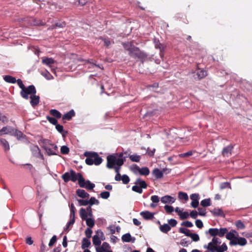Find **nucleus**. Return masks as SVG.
Segmentation results:
<instances>
[{"label":"nucleus","instance_id":"nucleus-1","mask_svg":"<svg viewBox=\"0 0 252 252\" xmlns=\"http://www.w3.org/2000/svg\"><path fill=\"white\" fill-rule=\"evenodd\" d=\"M206 234H209L213 237L212 241L208 244V245L204 246V248L209 250L211 252H224L227 250V247L225 243H223L221 245L220 239L216 237L218 236V228H211L206 231Z\"/></svg>","mask_w":252,"mask_h":252},{"label":"nucleus","instance_id":"nucleus-2","mask_svg":"<svg viewBox=\"0 0 252 252\" xmlns=\"http://www.w3.org/2000/svg\"><path fill=\"white\" fill-rule=\"evenodd\" d=\"M123 154L120 153L119 157L114 155H109L107 157V167L108 168H114L117 174H120L121 166L124 164L126 157L123 158Z\"/></svg>","mask_w":252,"mask_h":252},{"label":"nucleus","instance_id":"nucleus-3","mask_svg":"<svg viewBox=\"0 0 252 252\" xmlns=\"http://www.w3.org/2000/svg\"><path fill=\"white\" fill-rule=\"evenodd\" d=\"M226 238L229 240L230 246L239 245L244 246L247 244V240L245 238L239 237L238 233L235 230H231L226 234Z\"/></svg>","mask_w":252,"mask_h":252},{"label":"nucleus","instance_id":"nucleus-4","mask_svg":"<svg viewBox=\"0 0 252 252\" xmlns=\"http://www.w3.org/2000/svg\"><path fill=\"white\" fill-rule=\"evenodd\" d=\"M39 143H42V148L45 151L49 156L57 155L58 153V146L51 142L50 140L45 139H41Z\"/></svg>","mask_w":252,"mask_h":252},{"label":"nucleus","instance_id":"nucleus-5","mask_svg":"<svg viewBox=\"0 0 252 252\" xmlns=\"http://www.w3.org/2000/svg\"><path fill=\"white\" fill-rule=\"evenodd\" d=\"M123 46L128 51L129 55L132 58L142 59L146 56L144 53L142 52L138 48L133 46L130 42L124 43Z\"/></svg>","mask_w":252,"mask_h":252},{"label":"nucleus","instance_id":"nucleus-6","mask_svg":"<svg viewBox=\"0 0 252 252\" xmlns=\"http://www.w3.org/2000/svg\"><path fill=\"white\" fill-rule=\"evenodd\" d=\"M84 156L86 157L85 162L88 165H98L102 161L101 158L95 152H87L85 153Z\"/></svg>","mask_w":252,"mask_h":252},{"label":"nucleus","instance_id":"nucleus-7","mask_svg":"<svg viewBox=\"0 0 252 252\" xmlns=\"http://www.w3.org/2000/svg\"><path fill=\"white\" fill-rule=\"evenodd\" d=\"M16 82L22 90L20 94L24 98L26 99H29V96H28V94L36 93V89L33 85H30L27 88H26L20 79H18L17 80H16Z\"/></svg>","mask_w":252,"mask_h":252},{"label":"nucleus","instance_id":"nucleus-8","mask_svg":"<svg viewBox=\"0 0 252 252\" xmlns=\"http://www.w3.org/2000/svg\"><path fill=\"white\" fill-rule=\"evenodd\" d=\"M105 237L103 232L101 230H97L96 234L93 236V243L95 246H99L100 245L101 240H104Z\"/></svg>","mask_w":252,"mask_h":252},{"label":"nucleus","instance_id":"nucleus-9","mask_svg":"<svg viewBox=\"0 0 252 252\" xmlns=\"http://www.w3.org/2000/svg\"><path fill=\"white\" fill-rule=\"evenodd\" d=\"M30 150L32 155L38 158L43 160L44 159L43 154L41 152V150L38 146L35 145H31L30 146Z\"/></svg>","mask_w":252,"mask_h":252},{"label":"nucleus","instance_id":"nucleus-10","mask_svg":"<svg viewBox=\"0 0 252 252\" xmlns=\"http://www.w3.org/2000/svg\"><path fill=\"white\" fill-rule=\"evenodd\" d=\"M79 186L81 188H85L87 189L91 190L94 188L95 185L91 183L89 180L85 181L83 178L81 179V182H80Z\"/></svg>","mask_w":252,"mask_h":252},{"label":"nucleus","instance_id":"nucleus-11","mask_svg":"<svg viewBox=\"0 0 252 252\" xmlns=\"http://www.w3.org/2000/svg\"><path fill=\"white\" fill-rule=\"evenodd\" d=\"M190 198L192 200L191 206L194 208H196L199 205V195L198 193H193L190 195Z\"/></svg>","mask_w":252,"mask_h":252},{"label":"nucleus","instance_id":"nucleus-12","mask_svg":"<svg viewBox=\"0 0 252 252\" xmlns=\"http://www.w3.org/2000/svg\"><path fill=\"white\" fill-rule=\"evenodd\" d=\"M160 201L163 204H172L175 202L176 198L170 195H166L162 196L160 198Z\"/></svg>","mask_w":252,"mask_h":252},{"label":"nucleus","instance_id":"nucleus-13","mask_svg":"<svg viewBox=\"0 0 252 252\" xmlns=\"http://www.w3.org/2000/svg\"><path fill=\"white\" fill-rule=\"evenodd\" d=\"M81 173H76L74 170H71V181L75 182L77 180L78 181L79 185L81 182V179H83Z\"/></svg>","mask_w":252,"mask_h":252},{"label":"nucleus","instance_id":"nucleus-14","mask_svg":"<svg viewBox=\"0 0 252 252\" xmlns=\"http://www.w3.org/2000/svg\"><path fill=\"white\" fill-rule=\"evenodd\" d=\"M35 94H28V95H31V104L33 107L37 105L39 102V96L36 95Z\"/></svg>","mask_w":252,"mask_h":252},{"label":"nucleus","instance_id":"nucleus-15","mask_svg":"<svg viewBox=\"0 0 252 252\" xmlns=\"http://www.w3.org/2000/svg\"><path fill=\"white\" fill-rule=\"evenodd\" d=\"M42 63L51 68V70H53L52 65L55 63V61L51 58H43Z\"/></svg>","mask_w":252,"mask_h":252},{"label":"nucleus","instance_id":"nucleus-16","mask_svg":"<svg viewBox=\"0 0 252 252\" xmlns=\"http://www.w3.org/2000/svg\"><path fill=\"white\" fill-rule=\"evenodd\" d=\"M154 44L155 47L156 49H158L160 50V56L161 58L163 57V51L164 49V46L163 45L161 44L158 40H157L156 39L154 40Z\"/></svg>","mask_w":252,"mask_h":252},{"label":"nucleus","instance_id":"nucleus-17","mask_svg":"<svg viewBox=\"0 0 252 252\" xmlns=\"http://www.w3.org/2000/svg\"><path fill=\"white\" fill-rule=\"evenodd\" d=\"M13 131V128L10 126H6L3 127L0 130V135L2 134H10L11 135Z\"/></svg>","mask_w":252,"mask_h":252},{"label":"nucleus","instance_id":"nucleus-18","mask_svg":"<svg viewBox=\"0 0 252 252\" xmlns=\"http://www.w3.org/2000/svg\"><path fill=\"white\" fill-rule=\"evenodd\" d=\"M140 214L144 219L149 220L154 218L155 213L146 211L141 212Z\"/></svg>","mask_w":252,"mask_h":252},{"label":"nucleus","instance_id":"nucleus-19","mask_svg":"<svg viewBox=\"0 0 252 252\" xmlns=\"http://www.w3.org/2000/svg\"><path fill=\"white\" fill-rule=\"evenodd\" d=\"M233 146L232 145H228L223 148L222 151V155L223 157H228L231 155V151Z\"/></svg>","mask_w":252,"mask_h":252},{"label":"nucleus","instance_id":"nucleus-20","mask_svg":"<svg viewBox=\"0 0 252 252\" xmlns=\"http://www.w3.org/2000/svg\"><path fill=\"white\" fill-rule=\"evenodd\" d=\"M79 215L81 219L83 220L93 217V215H89L88 212H86L85 209L82 208L79 210Z\"/></svg>","mask_w":252,"mask_h":252},{"label":"nucleus","instance_id":"nucleus-21","mask_svg":"<svg viewBox=\"0 0 252 252\" xmlns=\"http://www.w3.org/2000/svg\"><path fill=\"white\" fill-rule=\"evenodd\" d=\"M109 248V244L104 242L101 246L96 247V251L97 252H106Z\"/></svg>","mask_w":252,"mask_h":252},{"label":"nucleus","instance_id":"nucleus-22","mask_svg":"<svg viewBox=\"0 0 252 252\" xmlns=\"http://www.w3.org/2000/svg\"><path fill=\"white\" fill-rule=\"evenodd\" d=\"M76 192L79 197L82 198H88L90 196L89 194L84 189H78Z\"/></svg>","mask_w":252,"mask_h":252},{"label":"nucleus","instance_id":"nucleus-23","mask_svg":"<svg viewBox=\"0 0 252 252\" xmlns=\"http://www.w3.org/2000/svg\"><path fill=\"white\" fill-rule=\"evenodd\" d=\"M122 239L123 242H132L133 243L135 240V238L134 237L132 238L129 233H126L123 235Z\"/></svg>","mask_w":252,"mask_h":252},{"label":"nucleus","instance_id":"nucleus-24","mask_svg":"<svg viewBox=\"0 0 252 252\" xmlns=\"http://www.w3.org/2000/svg\"><path fill=\"white\" fill-rule=\"evenodd\" d=\"M152 173L157 179L161 178L163 175V172L158 168L154 169Z\"/></svg>","mask_w":252,"mask_h":252},{"label":"nucleus","instance_id":"nucleus-25","mask_svg":"<svg viewBox=\"0 0 252 252\" xmlns=\"http://www.w3.org/2000/svg\"><path fill=\"white\" fill-rule=\"evenodd\" d=\"M135 184L139 186L141 189H146L147 187V184L145 181L141 180L140 178H138L135 180Z\"/></svg>","mask_w":252,"mask_h":252},{"label":"nucleus","instance_id":"nucleus-26","mask_svg":"<svg viewBox=\"0 0 252 252\" xmlns=\"http://www.w3.org/2000/svg\"><path fill=\"white\" fill-rule=\"evenodd\" d=\"M85 220L86 221V224L88 227L93 228L94 226L95 220L93 216L92 217H89V219H87Z\"/></svg>","mask_w":252,"mask_h":252},{"label":"nucleus","instance_id":"nucleus-27","mask_svg":"<svg viewBox=\"0 0 252 252\" xmlns=\"http://www.w3.org/2000/svg\"><path fill=\"white\" fill-rule=\"evenodd\" d=\"M75 115V112L73 110H71L66 113V114H64L63 116V120H70L72 117H73Z\"/></svg>","mask_w":252,"mask_h":252},{"label":"nucleus","instance_id":"nucleus-28","mask_svg":"<svg viewBox=\"0 0 252 252\" xmlns=\"http://www.w3.org/2000/svg\"><path fill=\"white\" fill-rule=\"evenodd\" d=\"M171 229V227L168 224L165 223L161 225L159 230L163 233H166Z\"/></svg>","mask_w":252,"mask_h":252},{"label":"nucleus","instance_id":"nucleus-29","mask_svg":"<svg viewBox=\"0 0 252 252\" xmlns=\"http://www.w3.org/2000/svg\"><path fill=\"white\" fill-rule=\"evenodd\" d=\"M47 4L49 5V7L50 9L53 10L58 11L62 8V6L58 5L57 4L51 3L50 2H47Z\"/></svg>","mask_w":252,"mask_h":252},{"label":"nucleus","instance_id":"nucleus-30","mask_svg":"<svg viewBox=\"0 0 252 252\" xmlns=\"http://www.w3.org/2000/svg\"><path fill=\"white\" fill-rule=\"evenodd\" d=\"M4 80L9 83H15L16 82V79L15 77L10 75H5L3 76Z\"/></svg>","mask_w":252,"mask_h":252},{"label":"nucleus","instance_id":"nucleus-31","mask_svg":"<svg viewBox=\"0 0 252 252\" xmlns=\"http://www.w3.org/2000/svg\"><path fill=\"white\" fill-rule=\"evenodd\" d=\"M91 245L90 241L86 238H84L82 241V246L81 248L83 249H85L88 248Z\"/></svg>","mask_w":252,"mask_h":252},{"label":"nucleus","instance_id":"nucleus-32","mask_svg":"<svg viewBox=\"0 0 252 252\" xmlns=\"http://www.w3.org/2000/svg\"><path fill=\"white\" fill-rule=\"evenodd\" d=\"M56 128L58 132H59L62 134V136L63 137L66 136L67 132L63 130V126L58 124L56 126Z\"/></svg>","mask_w":252,"mask_h":252},{"label":"nucleus","instance_id":"nucleus-33","mask_svg":"<svg viewBox=\"0 0 252 252\" xmlns=\"http://www.w3.org/2000/svg\"><path fill=\"white\" fill-rule=\"evenodd\" d=\"M11 135L16 136L18 139H21L23 137V134L21 131L14 128H13V131L11 133Z\"/></svg>","mask_w":252,"mask_h":252},{"label":"nucleus","instance_id":"nucleus-34","mask_svg":"<svg viewBox=\"0 0 252 252\" xmlns=\"http://www.w3.org/2000/svg\"><path fill=\"white\" fill-rule=\"evenodd\" d=\"M62 178L65 182H68L71 180V170L67 172H65L62 175Z\"/></svg>","mask_w":252,"mask_h":252},{"label":"nucleus","instance_id":"nucleus-35","mask_svg":"<svg viewBox=\"0 0 252 252\" xmlns=\"http://www.w3.org/2000/svg\"><path fill=\"white\" fill-rule=\"evenodd\" d=\"M150 174V170L148 167H145L140 168L139 174L140 175L147 176Z\"/></svg>","mask_w":252,"mask_h":252},{"label":"nucleus","instance_id":"nucleus-36","mask_svg":"<svg viewBox=\"0 0 252 252\" xmlns=\"http://www.w3.org/2000/svg\"><path fill=\"white\" fill-rule=\"evenodd\" d=\"M140 168L136 164H133L130 167V170L135 174L139 173Z\"/></svg>","mask_w":252,"mask_h":252},{"label":"nucleus","instance_id":"nucleus-37","mask_svg":"<svg viewBox=\"0 0 252 252\" xmlns=\"http://www.w3.org/2000/svg\"><path fill=\"white\" fill-rule=\"evenodd\" d=\"M198 78L201 79L207 76V72L205 70H198L197 72Z\"/></svg>","mask_w":252,"mask_h":252},{"label":"nucleus","instance_id":"nucleus-38","mask_svg":"<svg viewBox=\"0 0 252 252\" xmlns=\"http://www.w3.org/2000/svg\"><path fill=\"white\" fill-rule=\"evenodd\" d=\"M228 229L226 228H220L218 229V236L220 237H223L225 234H227Z\"/></svg>","mask_w":252,"mask_h":252},{"label":"nucleus","instance_id":"nucleus-39","mask_svg":"<svg viewBox=\"0 0 252 252\" xmlns=\"http://www.w3.org/2000/svg\"><path fill=\"white\" fill-rule=\"evenodd\" d=\"M50 114L57 118H60L62 117L61 113L56 109H51L50 111Z\"/></svg>","mask_w":252,"mask_h":252},{"label":"nucleus","instance_id":"nucleus-40","mask_svg":"<svg viewBox=\"0 0 252 252\" xmlns=\"http://www.w3.org/2000/svg\"><path fill=\"white\" fill-rule=\"evenodd\" d=\"M178 197L180 199L188 200L189 199V197L187 193L180 191L178 193Z\"/></svg>","mask_w":252,"mask_h":252},{"label":"nucleus","instance_id":"nucleus-41","mask_svg":"<svg viewBox=\"0 0 252 252\" xmlns=\"http://www.w3.org/2000/svg\"><path fill=\"white\" fill-rule=\"evenodd\" d=\"M129 158L133 162H139L141 158L140 156L137 155L136 154L129 155Z\"/></svg>","mask_w":252,"mask_h":252},{"label":"nucleus","instance_id":"nucleus-42","mask_svg":"<svg viewBox=\"0 0 252 252\" xmlns=\"http://www.w3.org/2000/svg\"><path fill=\"white\" fill-rule=\"evenodd\" d=\"M200 204L204 207L209 206L211 205V200L210 198L203 199L201 201Z\"/></svg>","mask_w":252,"mask_h":252},{"label":"nucleus","instance_id":"nucleus-43","mask_svg":"<svg viewBox=\"0 0 252 252\" xmlns=\"http://www.w3.org/2000/svg\"><path fill=\"white\" fill-rule=\"evenodd\" d=\"M0 143L2 145L5 150L9 149V146L8 142L4 139H0Z\"/></svg>","mask_w":252,"mask_h":252},{"label":"nucleus","instance_id":"nucleus-44","mask_svg":"<svg viewBox=\"0 0 252 252\" xmlns=\"http://www.w3.org/2000/svg\"><path fill=\"white\" fill-rule=\"evenodd\" d=\"M89 203V205L92 206L94 204L98 205L99 203V201L96 199L94 197H91L89 200H88Z\"/></svg>","mask_w":252,"mask_h":252},{"label":"nucleus","instance_id":"nucleus-45","mask_svg":"<svg viewBox=\"0 0 252 252\" xmlns=\"http://www.w3.org/2000/svg\"><path fill=\"white\" fill-rule=\"evenodd\" d=\"M179 232L181 233L184 234L187 236H189L191 234V232L189 229H186L184 227H181L179 228Z\"/></svg>","mask_w":252,"mask_h":252},{"label":"nucleus","instance_id":"nucleus-46","mask_svg":"<svg viewBox=\"0 0 252 252\" xmlns=\"http://www.w3.org/2000/svg\"><path fill=\"white\" fill-rule=\"evenodd\" d=\"M193 152H194V151H189L188 152L179 154V157L182 158H188L189 156H192Z\"/></svg>","mask_w":252,"mask_h":252},{"label":"nucleus","instance_id":"nucleus-47","mask_svg":"<svg viewBox=\"0 0 252 252\" xmlns=\"http://www.w3.org/2000/svg\"><path fill=\"white\" fill-rule=\"evenodd\" d=\"M30 23L31 25L41 26L43 25V23L40 20L32 19Z\"/></svg>","mask_w":252,"mask_h":252},{"label":"nucleus","instance_id":"nucleus-48","mask_svg":"<svg viewBox=\"0 0 252 252\" xmlns=\"http://www.w3.org/2000/svg\"><path fill=\"white\" fill-rule=\"evenodd\" d=\"M235 225L239 229H244L245 227L244 224L240 220L236 221Z\"/></svg>","mask_w":252,"mask_h":252},{"label":"nucleus","instance_id":"nucleus-49","mask_svg":"<svg viewBox=\"0 0 252 252\" xmlns=\"http://www.w3.org/2000/svg\"><path fill=\"white\" fill-rule=\"evenodd\" d=\"M41 74L47 80H50L53 78V76L48 71L42 72Z\"/></svg>","mask_w":252,"mask_h":252},{"label":"nucleus","instance_id":"nucleus-50","mask_svg":"<svg viewBox=\"0 0 252 252\" xmlns=\"http://www.w3.org/2000/svg\"><path fill=\"white\" fill-rule=\"evenodd\" d=\"M132 190L133 191L139 193H142L143 192V190L139 186H138L137 185H135V186H133L132 187Z\"/></svg>","mask_w":252,"mask_h":252},{"label":"nucleus","instance_id":"nucleus-51","mask_svg":"<svg viewBox=\"0 0 252 252\" xmlns=\"http://www.w3.org/2000/svg\"><path fill=\"white\" fill-rule=\"evenodd\" d=\"M77 201L79 206H87L89 204L87 199H77Z\"/></svg>","mask_w":252,"mask_h":252},{"label":"nucleus","instance_id":"nucleus-52","mask_svg":"<svg viewBox=\"0 0 252 252\" xmlns=\"http://www.w3.org/2000/svg\"><path fill=\"white\" fill-rule=\"evenodd\" d=\"M100 196L102 198L106 199L109 197L110 192L107 191H102L100 193Z\"/></svg>","mask_w":252,"mask_h":252},{"label":"nucleus","instance_id":"nucleus-53","mask_svg":"<svg viewBox=\"0 0 252 252\" xmlns=\"http://www.w3.org/2000/svg\"><path fill=\"white\" fill-rule=\"evenodd\" d=\"M121 180L124 184H127L130 181L129 178L128 177V176L127 175H126V174L122 175Z\"/></svg>","mask_w":252,"mask_h":252},{"label":"nucleus","instance_id":"nucleus-54","mask_svg":"<svg viewBox=\"0 0 252 252\" xmlns=\"http://www.w3.org/2000/svg\"><path fill=\"white\" fill-rule=\"evenodd\" d=\"M211 212L216 216H221L223 214L222 211L220 209L215 208L214 210L211 211Z\"/></svg>","mask_w":252,"mask_h":252},{"label":"nucleus","instance_id":"nucleus-55","mask_svg":"<svg viewBox=\"0 0 252 252\" xmlns=\"http://www.w3.org/2000/svg\"><path fill=\"white\" fill-rule=\"evenodd\" d=\"M164 208L167 213H171L174 210V208L170 205H165Z\"/></svg>","mask_w":252,"mask_h":252},{"label":"nucleus","instance_id":"nucleus-56","mask_svg":"<svg viewBox=\"0 0 252 252\" xmlns=\"http://www.w3.org/2000/svg\"><path fill=\"white\" fill-rule=\"evenodd\" d=\"M189 214L188 212H182L179 215L180 218L182 220L187 219L189 218Z\"/></svg>","mask_w":252,"mask_h":252},{"label":"nucleus","instance_id":"nucleus-57","mask_svg":"<svg viewBox=\"0 0 252 252\" xmlns=\"http://www.w3.org/2000/svg\"><path fill=\"white\" fill-rule=\"evenodd\" d=\"M69 149L66 146H63L61 148V152L62 154L66 155L69 153Z\"/></svg>","mask_w":252,"mask_h":252},{"label":"nucleus","instance_id":"nucleus-58","mask_svg":"<svg viewBox=\"0 0 252 252\" xmlns=\"http://www.w3.org/2000/svg\"><path fill=\"white\" fill-rule=\"evenodd\" d=\"M189 237L191 238L192 241L194 242H197L199 240V236L197 234L191 233Z\"/></svg>","mask_w":252,"mask_h":252},{"label":"nucleus","instance_id":"nucleus-59","mask_svg":"<svg viewBox=\"0 0 252 252\" xmlns=\"http://www.w3.org/2000/svg\"><path fill=\"white\" fill-rule=\"evenodd\" d=\"M151 200L153 203L158 204L159 202V197L156 195H152L151 197Z\"/></svg>","mask_w":252,"mask_h":252},{"label":"nucleus","instance_id":"nucleus-60","mask_svg":"<svg viewBox=\"0 0 252 252\" xmlns=\"http://www.w3.org/2000/svg\"><path fill=\"white\" fill-rule=\"evenodd\" d=\"M0 122L3 124H5L8 122V119L5 115L0 112Z\"/></svg>","mask_w":252,"mask_h":252},{"label":"nucleus","instance_id":"nucleus-61","mask_svg":"<svg viewBox=\"0 0 252 252\" xmlns=\"http://www.w3.org/2000/svg\"><path fill=\"white\" fill-rule=\"evenodd\" d=\"M91 228L88 227L85 230V234L88 238H90L92 237L93 231Z\"/></svg>","mask_w":252,"mask_h":252},{"label":"nucleus","instance_id":"nucleus-62","mask_svg":"<svg viewBox=\"0 0 252 252\" xmlns=\"http://www.w3.org/2000/svg\"><path fill=\"white\" fill-rule=\"evenodd\" d=\"M47 120L51 124L54 125L56 126L57 125H58V121L55 118L48 117Z\"/></svg>","mask_w":252,"mask_h":252},{"label":"nucleus","instance_id":"nucleus-63","mask_svg":"<svg viewBox=\"0 0 252 252\" xmlns=\"http://www.w3.org/2000/svg\"><path fill=\"white\" fill-rule=\"evenodd\" d=\"M181 225L184 226L186 227H191L193 226V224L190 221H186L182 222Z\"/></svg>","mask_w":252,"mask_h":252},{"label":"nucleus","instance_id":"nucleus-64","mask_svg":"<svg viewBox=\"0 0 252 252\" xmlns=\"http://www.w3.org/2000/svg\"><path fill=\"white\" fill-rule=\"evenodd\" d=\"M168 222V224L172 227L175 226L177 224V220H175V219H173L169 220Z\"/></svg>","mask_w":252,"mask_h":252}]
</instances>
